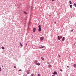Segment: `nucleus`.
I'll list each match as a JSON object with an SVG mask.
<instances>
[{
  "label": "nucleus",
  "instance_id": "9d476101",
  "mask_svg": "<svg viewBox=\"0 0 76 76\" xmlns=\"http://www.w3.org/2000/svg\"><path fill=\"white\" fill-rule=\"evenodd\" d=\"M36 65H37V66H39V65H40V64L39 63H37L36 64Z\"/></svg>",
  "mask_w": 76,
  "mask_h": 76
},
{
  "label": "nucleus",
  "instance_id": "c85d7f7f",
  "mask_svg": "<svg viewBox=\"0 0 76 76\" xmlns=\"http://www.w3.org/2000/svg\"><path fill=\"white\" fill-rule=\"evenodd\" d=\"M67 67L68 68H69V66H67Z\"/></svg>",
  "mask_w": 76,
  "mask_h": 76
},
{
  "label": "nucleus",
  "instance_id": "393cba45",
  "mask_svg": "<svg viewBox=\"0 0 76 76\" xmlns=\"http://www.w3.org/2000/svg\"><path fill=\"white\" fill-rule=\"evenodd\" d=\"M31 76H34V74H31Z\"/></svg>",
  "mask_w": 76,
  "mask_h": 76
},
{
  "label": "nucleus",
  "instance_id": "aec40b11",
  "mask_svg": "<svg viewBox=\"0 0 76 76\" xmlns=\"http://www.w3.org/2000/svg\"><path fill=\"white\" fill-rule=\"evenodd\" d=\"M74 5L75 6V7H76V4L75 3H74Z\"/></svg>",
  "mask_w": 76,
  "mask_h": 76
},
{
  "label": "nucleus",
  "instance_id": "cd10ccee",
  "mask_svg": "<svg viewBox=\"0 0 76 76\" xmlns=\"http://www.w3.org/2000/svg\"><path fill=\"white\" fill-rule=\"evenodd\" d=\"M18 71H21V69H20Z\"/></svg>",
  "mask_w": 76,
  "mask_h": 76
},
{
  "label": "nucleus",
  "instance_id": "2f4dec72",
  "mask_svg": "<svg viewBox=\"0 0 76 76\" xmlns=\"http://www.w3.org/2000/svg\"><path fill=\"white\" fill-rule=\"evenodd\" d=\"M2 67H3V66L2 65Z\"/></svg>",
  "mask_w": 76,
  "mask_h": 76
},
{
  "label": "nucleus",
  "instance_id": "473e14b6",
  "mask_svg": "<svg viewBox=\"0 0 76 76\" xmlns=\"http://www.w3.org/2000/svg\"><path fill=\"white\" fill-rule=\"evenodd\" d=\"M48 64H49V63L48 62Z\"/></svg>",
  "mask_w": 76,
  "mask_h": 76
},
{
  "label": "nucleus",
  "instance_id": "7ed1b4c3",
  "mask_svg": "<svg viewBox=\"0 0 76 76\" xmlns=\"http://www.w3.org/2000/svg\"><path fill=\"white\" fill-rule=\"evenodd\" d=\"M40 39L41 41H43V40L44 39V37H41Z\"/></svg>",
  "mask_w": 76,
  "mask_h": 76
},
{
  "label": "nucleus",
  "instance_id": "b1692460",
  "mask_svg": "<svg viewBox=\"0 0 76 76\" xmlns=\"http://www.w3.org/2000/svg\"><path fill=\"white\" fill-rule=\"evenodd\" d=\"M38 76H40V75H39V74H38Z\"/></svg>",
  "mask_w": 76,
  "mask_h": 76
},
{
  "label": "nucleus",
  "instance_id": "dca6fc26",
  "mask_svg": "<svg viewBox=\"0 0 76 76\" xmlns=\"http://www.w3.org/2000/svg\"><path fill=\"white\" fill-rule=\"evenodd\" d=\"M70 7L71 8H72V5H70Z\"/></svg>",
  "mask_w": 76,
  "mask_h": 76
},
{
  "label": "nucleus",
  "instance_id": "6e6552de",
  "mask_svg": "<svg viewBox=\"0 0 76 76\" xmlns=\"http://www.w3.org/2000/svg\"><path fill=\"white\" fill-rule=\"evenodd\" d=\"M48 66L50 68H51V67H52V66H51V64L49 65Z\"/></svg>",
  "mask_w": 76,
  "mask_h": 76
},
{
  "label": "nucleus",
  "instance_id": "412c9836",
  "mask_svg": "<svg viewBox=\"0 0 76 76\" xmlns=\"http://www.w3.org/2000/svg\"><path fill=\"white\" fill-rule=\"evenodd\" d=\"M0 71H1V68L0 67Z\"/></svg>",
  "mask_w": 76,
  "mask_h": 76
},
{
  "label": "nucleus",
  "instance_id": "423d86ee",
  "mask_svg": "<svg viewBox=\"0 0 76 76\" xmlns=\"http://www.w3.org/2000/svg\"><path fill=\"white\" fill-rule=\"evenodd\" d=\"M39 48H44V46H42L41 47H39Z\"/></svg>",
  "mask_w": 76,
  "mask_h": 76
},
{
  "label": "nucleus",
  "instance_id": "0eeeda50",
  "mask_svg": "<svg viewBox=\"0 0 76 76\" xmlns=\"http://www.w3.org/2000/svg\"><path fill=\"white\" fill-rule=\"evenodd\" d=\"M65 39V38L64 37H63L62 38V40L63 41H64V39Z\"/></svg>",
  "mask_w": 76,
  "mask_h": 76
},
{
  "label": "nucleus",
  "instance_id": "a878e982",
  "mask_svg": "<svg viewBox=\"0 0 76 76\" xmlns=\"http://www.w3.org/2000/svg\"><path fill=\"white\" fill-rule=\"evenodd\" d=\"M73 30H71V32H73Z\"/></svg>",
  "mask_w": 76,
  "mask_h": 76
},
{
  "label": "nucleus",
  "instance_id": "4468645a",
  "mask_svg": "<svg viewBox=\"0 0 76 76\" xmlns=\"http://www.w3.org/2000/svg\"><path fill=\"white\" fill-rule=\"evenodd\" d=\"M1 48L2 49H3V50H4V48L3 47H2Z\"/></svg>",
  "mask_w": 76,
  "mask_h": 76
},
{
  "label": "nucleus",
  "instance_id": "f704fd0d",
  "mask_svg": "<svg viewBox=\"0 0 76 76\" xmlns=\"http://www.w3.org/2000/svg\"><path fill=\"white\" fill-rule=\"evenodd\" d=\"M33 1L34 0H33Z\"/></svg>",
  "mask_w": 76,
  "mask_h": 76
},
{
  "label": "nucleus",
  "instance_id": "ddd939ff",
  "mask_svg": "<svg viewBox=\"0 0 76 76\" xmlns=\"http://www.w3.org/2000/svg\"><path fill=\"white\" fill-rule=\"evenodd\" d=\"M20 45L21 46V47H23V45L22 44H21V42H20Z\"/></svg>",
  "mask_w": 76,
  "mask_h": 76
},
{
  "label": "nucleus",
  "instance_id": "20e7f679",
  "mask_svg": "<svg viewBox=\"0 0 76 76\" xmlns=\"http://www.w3.org/2000/svg\"><path fill=\"white\" fill-rule=\"evenodd\" d=\"M53 75H57V72H56L55 71L54 72V73H53Z\"/></svg>",
  "mask_w": 76,
  "mask_h": 76
},
{
  "label": "nucleus",
  "instance_id": "2eb2a0df",
  "mask_svg": "<svg viewBox=\"0 0 76 76\" xmlns=\"http://www.w3.org/2000/svg\"><path fill=\"white\" fill-rule=\"evenodd\" d=\"M41 59H42V60H43V61H44V59L42 57Z\"/></svg>",
  "mask_w": 76,
  "mask_h": 76
},
{
  "label": "nucleus",
  "instance_id": "f03ea898",
  "mask_svg": "<svg viewBox=\"0 0 76 76\" xmlns=\"http://www.w3.org/2000/svg\"><path fill=\"white\" fill-rule=\"evenodd\" d=\"M60 38L61 39L62 38V37L60 36V37L59 36H58V40H60Z\"/></svg>",
  "mask_w": 76,
  "mask_h": 76
},
{
  "label": "nucleus",
  "instance_id": "5701e85b",
  "mask_svg": "<svg viewBox=\"0 0 76 76\" xmlns=\"http://www.w3.org/2000/svg\"><path fill=\"white\" fill-rule=\"evenodd\" d=\"M14 68H15V69H16V66H14Z\"/></svg>",
  "mask_w": 76,
  "mask_h": 76
},
{
  "label": "nucleus",
  "instance_id": "4be33fe9",
  "mask_svg": "<svg viewBox=\"0 0 76 76\" xmlns=\"http://www.w3.org/2000/svg\"><path fill=\"white\" fill-rule=\"evenodd\" d=\"M60 71H61V72H62L63 71V70H62V69H60Z\"/></svg>",
  "mask_w": 76,
  "mask_h": 76
},
{
  "label": "nucleus",
  "instance_id": "f3484780",
  "mask_svg": "<svg viewBox=\"0 0 76 76\" xmlns=\"http://www.w3.org/2000/svg\"><path fill=\"white\" fill-rule=\"evenodd\" d=\"M24 13H25V15H26V14H27L26 12H24Z\"/></svg>",
  "mask_w": 76,
  "mask_h": 76
},
{
  "label": "nucleus",
  "instance_id": "f8f14e48",
  "mask_svg": "<svg viewBox=\"0 0 76 76\" xmlns=\"http://www.w3.org/2000/svg\"><path fill=\"white\" fill-rule=\"evenodd\" d=\"M27 74H29V71H27Z\"/></svg>",
  "mask_w": 76,
  "mask_h": 76
},
{
  "label": "nucleus",
  "instance_id": "f257e3e1",
  "mask_svg": "<svg viewBox=\"0 0 76 76\" xmlns=\"http://www.w3.org/2000/svg\"><path fill=\"white\" fill-rule=\"evenodd\" d=\"M39 30L38 31L39 32H40L41 31V25L39 26Z\"/></svg>",
  "mask_w": 76,
  "mask_h": 76
},
{
  "label": "nucleus",
  "instance_id": "6ab92c4d",
  "mask_svg": "<svg viewBox=\"0 0 76 76\" xmlns=\"http://www.w3.org/2000/svg\"><path fill=\"white\" fill-rule=\"evenodd\" d=\"M69 3L70 4H71L72 3V1H69Z\"/></svg>",
  "mask_w": 76,
  "mask_h": 76
},
{
  "label": "nucleus",
  "instance_id": "9b49d317",
  "mask_svg": "<svg viewBox=\"0 0 76 76\" xmlns=\"http://www.w3.org/2000/svg\"><path fill=\"white\" fill-rule=\"evenodd\" d=\"M34 63H38V61H37L36 60L34 61Z\"/></svg>",
  "mask_w": 76,
  "mask_h": 76
},
{
  "label": "nucleus",
  "instance_id": "a211bd4d",
  "mask_svg": "<svg viewBox=\"0 0 76 76\" xmlns=\"http://www.w3.org/2000/svg\"><path fill=\"white\" fill-rule=\"evenodd\" d=\"M58 57H61L60 56V55H59V54L58 55Z\"/></svg>",
  "mask_w": 76,
  "mask_h": 76
},
{
  "label": "nucleus",
  "instance_id": "72a5a7b5",
  "mask_svg": "<svg viewBox=\"0 0 76 76\" xmlns=\"http://www.w3.org/2000/svg\"><path fill=\"white\" fill-rule=\"evenodd\" d=\"M52 76H55L54 75H53Z\"/></svg>",
  "mask_w": 76,
  "mask_h": 76
},
{
  "label": "nucleus",
  "instance_id": "1a4fd4ad",
  "mask_svg": "<svg viewBox=\"0 0 76 76\" xmlns=\"http://www.w3.org/2000/svg\"><path fill=\"white\" fill-rule=\"evenodd\" d=\"M74 68H76V64H74Z\"/></svg>",
  "mask_w": 76,
  "mask_h": 76
},
{
  "label": "nucleus",
  "instance_id": "c756f323",
  "mask_svg": "<svg viewBox=\"0 0 76 76\" xmlns=\"http://www.w3.org/2000/svg\"><path fill=\"white\" fill-rule=\"evenodd\" d=\"M54 23H55V24H56V22H55Z\"/></svg>",
  "mask_w": 76,
  "mask_h": 76
},
{
  "label": "nucleus",
  "instance_id": "7c9ffc66",
  "mask_svg": "<svg viewBox=\"0 0 76 76\" xmlns=\"http://www.w3.org/2000/svg\"><path fill=\"white\" fill-rule=\"evenodd\" d=\"M26 45H28V44L27 43L26 44Z\"/></svg>",
  "mask_w": 76,
  "mask_h": 76
},
{
  "label": "nucleus",
  "instance_id": "bb28decb",
  "mask_svg": "<svg viewBox=\"0 0 76 76\" xmlns=\"http://www.w3.org/2000/svg\"><path fill=\"white\" fill-rule=\"evenodd\" d=\"M52 1H54V0H52Z\"/></svg>",
  "mask_w": 76,
  "mask_h": 76
},
{
  "label": "nucleus",
  "instance_id": "39448f33",
  "mask_svg": "<svg viewBox=\"0 0 76 76\" xmlns=\"http://www.w3.org/2000/svg\"><path fill=\"white\" fill-rule=\"evenodd\" d=\"M36 30V28H34L33 30V32H35Z\"/></svg>",
  "mask_w": 76,
  "mask_h": 76
}]
</instances>
